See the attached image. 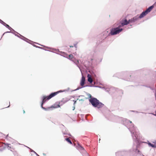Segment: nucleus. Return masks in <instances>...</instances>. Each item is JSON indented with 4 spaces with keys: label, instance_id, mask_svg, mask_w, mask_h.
I'll return each instance as SVG.
<instances>
[{
    "label": "nucleus",
    "instance_id": "1",
    "mask_svg": "<svg viewBox=\"0 0 156 156\" xmlns=\"http://www.w3.org/2000/svg\"><path fill=\"white\" fill-rule=\"evenodd\" d=\"M90 97V98L89 99L90 102L91 103L92 105L94 107H97L98 108L103 107L104 105L101 103L99 102V100L95 98H91V96L89 94Z\"/></svg>",
    "mask_w": 156,
    "mask_h": 156
},
{
    "label": "nucleus",
    "instance_id": "2",
    "mask_svg": "<svg viewBox=\"0 0 156 156\" xmlns=\"http://www.w3.org/2000/svg\"><path fill=\"white\" fill-rule=\"evenodd\" d=\"M60 92H61L60 91H58L56 92H55L51 93L50 95L47 96H44L42 100V102L41 104V107L45 110H46V109L44 108L43 107V103H45L47 100H48L51 99L52 97L55 96L57 94Z\"/></svg>",
    "mask_w": 156,
    "mask_h": 156
},
{
    "label": "nucleus",
    "instance_id": "3",
    "mask_svg": "<svg viewBox=\"0 0 156 156\" xmlns=\"http://www.w3.org/2000/svg\"><path fill=\"white\" fill-rule=\"evenodd\" d=\"M121 27V26H119L118 27L112 28L110 34L112 35H114L119 34L123 30L122 28H120Z\"/></svg>",
    "mask_w": 156,
    "mask_h": 156
},
{
    "label": "nucleus",
    "instance_id": "4",
    "mask_svg": "<svg viewBox=\"0 0 156 156\" xmlns=\"http://www.w3.org/2000/svg\"><path fill=\"white\" fill-rule=\"evenodd\" d=\"M154 6L152 5L150 6L145 11L142 12L140 15L139 16L140 18H141L144 17L146 15H147L149 12L153 8Z\"/></svg>",
    "mask_w": 156,
    "mask_h": 156
},
{
    "label": "nucleus",
    "instance_id": "5",
    "mask_svg": "<svg viewBox=\"0 0 156 156\" xmlns=\"http://www.w3.org/2000/svg\"><path fill=\"white\" fill-rule=\"evenodd\" d=\"M129 23V21H127L126 19L122 20L121 21V26H123L125 25H126Z\"/></svg>",
    "mask_w": 156,
    "mask_h": 156
},
{
    "label": "nucleus",
    "instance_id": "6",
    "mask_svg": "<svg viewBox=\"0 0 156 156\" xmlns=\"http://www.w3.org/2000/svg\"><path fill=\"white\" fill-rule=\"evenodd\" d=\"M85 81V78L83 76H82V79L81 80L80 84L81 86L83 87L84 83Z\"/></svg>",
    "mask_w": 156,
    "mask_h": 156
},
{
    "label": "nucleus",
    "instance_id": "7",
    "mask_svg": "<svg viewBox=\"0 0 156 156\" xmlns=\"http://www.w3.org/2000/svg\"><path fill=\"white\" fill-rule=\"evenodd\" d=\"M138 19V17L135 16L131 19L129 20V23H133L135 22Z\"/></svg>",
    "mask_w": 156,
    "mask_h": 156
},
{
    "label": "nucleus",
    "instance_id": "8",
    "mask_svg": "<svg viewBox=\"0 0 156 156\" xmlns=\"http://www.w3.org/2000/svg\"><path fill=\"white\" fill-rule=\"evenodd\" d=\"M0 23L4 26L6 27L7 28H8L9 30H10V29H11V28L10 27H9V26L8 25L6 24L2 20H0Z\"/></svg>",
    "mask_w": 156,
    "mask_h": 156
},
{
    "label": "nucleus",
    "instance_id": "9",
    "mask_svg": "<svg viewBox=\"0 0 156 156\" xmlns=\"http://www.w3.org/2000/svg\"><path fill=\"white\" fill-rule=\"evenodd\" d=\"M87 77H88V81L90 83H92L93 82V80L92 78H91L90 75L89 74H88Z\"/></svg>",
    "mask_w": 156,
    "mask_h": 156
},
{
    "label": "nucleus",
    "instance_id": "10",
    "mask_svg": "<svg viewBox=\"0 0 156 156\" xmlns=\"http://www.w3.org/2000/svg\"><path fill=\"white\" fill-rule=\"evenodd\" d=\"M154 144H151L150 143H148V145L150 146H151L153 147H156V142H154Z\"/></svg>",
    "mask_w": 156,
    "mask_h": 156
},
{
    "label": "nucleus",
    "instance_id": "11",
    "mask_svg": "<svg viewBox=\"0 0 156 156\" xmlns=\"http://www.w3.org/2000/svg\"><path fill=\"white\" fill-rule=\"evenodd\" d=\"M65 139L70 144H72V142L71 140H70L69 139V138H66Z\"/></svg>",
    "mask_w": 156,
    "mask_h": 156
},
{
    "label": "nucleus",
    "instance_id": "12",
    "mask_svg": "<svg viewBox=\"0 0 156 156\" xmlns=\"http://www.w3.org/2000/svg\"><path fill=\"white\" fill-rule=\"evenodd\" d=\"M69 58H68L70 60H71L73 58V56L72 54H70L68 55Z\"/></svg>",
    "mask_w": 156,
    "mask_h": 156
},
{
    "label": "nucleus",
    "instance_id": "13",
    "mask_svg": "<svg viewBox=\"0 0 156 156\" xmlns=\"http://www.w3.org/2000/svg\"><path fill=\"white\" fill-rule=\"evenodd\" d=\"M77 65H78V64L79 63V61L77 59H75L73 61Z\"/></svg>",
    "mask_w": 156,
    "mask_h": 156
},
{
    "label": "nucleus",
    "instance_id": "14",
    "mask_svg": "<svg viewBox=\"0 0 156 156\" xmlns=\"http://www.w3.org/2000/svg\"><path fill=\"white\" fill-rule=\"evenodd\" d=\"M67 102V101L64 100V99H63V100L60 101L59 103V104H62V103H64Z\"/></svg>",
    "mask_w": 156,
    "mask_h": 156
},
{
    "label": "nucleus",
    "instance_id": "15",
    "mask_svg": "<svg viewBox=\"0 0 156 156\" xmlns=\"http://www.w3.org/2000/svg\"><path fill=\"white\" fill-rule=\"evenodd\" d=\"M64 56L66 57H67L68 56V55L67 54L64 53Z\"/></svg>",
    "mask_w": 156,
    "mask_h": 156
},
{
    "label": "nucleus",
    "instance_id": "16",
    "mask_svg": "<svg viewBox=\"0 0 156 156\" xmlns=\"http://www.w3.org/2000/svg\"><path fill=\"white\" fill-rule=\"evenodd\" d=\"M76 101H75L74 102V105H75L76 104Z\"/></svg>",
    "mask_w": 156,
    "mask_h": 156
},
{
    "label": "nucleus",
    "instance_id": "17",
    "mask_svg": "<svg viewBox=\"0 0 156 156\" xmlns=\"http://www.w3.org/2000/svg\"><path fill=\"white\" fill-rule=\"evenodd\" d=\"M70 47H73V46H69Z\"/></svg>",
    "mask_w": 156,
    "mask_h": 156
},
{
    "label": "nucleus",
    "instance_id": "18",
    "mask_svg": "<svg viewBox=\"0 0 156 156\" xmlns=\"http://www.w3.org/2000/svg\"><path fill=\"white\" fill-rule=\"evenodd\" d=\"M74 46L76 48V44H74Z\"/></svg>",
    "mask_w": 156,
    "mask_h": 156
},
{
    "label": "nucleus",
    "instance_id": "19",
    "mask_svg": "<svg viewBox=\"0 0 156 156\" xmlns=\"http://www.w3.org/2000/svg\"><path fill=\"white\" fill-rule=\"evenodd\" d=\"M23 113H25V111H24V110L23 111Z\"/></svg>",
    "mask_w": 156,
    "mask_h": 156
},
{
    "label": "nucleus",
    "instance_id": "20",
    "mask_svg": "<svg viewBox=\"0 0 156 156\" xmlns=\"http://www.w3.org/2000/svg\"><path fill=\"white\" fill-rule=\"evenodd\" d=\"M48 108V109H49V108Z\"/></svg>",
    "mask_w": 156,
    "mask_h": 156
},
{
    "label": "nucleus",
    "instance_id": "21",
    "mask_svg": "<svg viewBox=\"0 0 156 156\" xmlns=\"http://www.w3.org/2000/svg\"><path fill=\"white\" fill-rule=\"evenodd\" d=\"M58 107H60V105H58Z\"/></svg>",
    "mask_w": 156,
    "mask_h": 156
}]
</instances>
